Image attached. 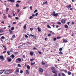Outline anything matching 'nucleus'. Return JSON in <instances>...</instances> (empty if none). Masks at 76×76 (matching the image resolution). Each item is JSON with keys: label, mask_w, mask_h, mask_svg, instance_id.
<instances>
[{"label": "nucleus", "mask_w": 76, "mask_h": 76, "mask_svg": "<svg viewBox=\"0 0 76 76\" xmlns=\"http://www.w3.org/2000/svg\"><path fill=\"white\" fill-rule=\"evenodd\" d=\"M66 7L68 9H70V8H71V7H72V5L70 4L69 5H67L66 6Z\"/></svg>", "instance_id": "nucleus-9"}, {"label": "nucleus", "mask_w": 76, "mask_h": 76, "mask_svg": "<svg viewBox=\"0 0 76 76\" xmlns=\"http://www.w3.org/2000/svg\"><path fill=\"white\" fill-rule=\"evenodd\" d=\"M38 53L39 54H41L42 53V52H41L38 51Z\"/></svg>", "instance_id": "nucleus-52"}, {"label": "nucleus", "mask_w": 76, "mask_h": 76, "mask_svg": "<svg viewBox=\"0 0 76 76\" xmlns=\"http://www.w3.org/2000/svg\"><path fill=\"white\" fill-rule=\"evenodd\" d=\"M10 57H12V58L13 59V58H14L15 57V55H14L13 54H12L11 56H10Z\"/></svg>", "instance_id": "nucleus-16"}, {"label": "nucleus", "mask_w": 76, "mask_h": 76, "mask_svg": "<svg viewBox=\"0 0 76 76\" xmlns=\"http://www.w3.org/2000/svg\"><path fill=\"white\" fill-rule=\"evenodd\" d=\"M58 76H61V73H58Z\"/></svg>", "instance_id": "nucleus-25"}, {"label": "nucleus", "mask_w": 76, "mask_h": 76, "mask_svg": "<svg viewBox=\"0 0 76 76\" xmlns=\"http://www.w3.org/2000/svg\"><path fill=\"white\" fill-rule=\"evenodd\" d=\"M4 72V70H1V71H0V75H1Z\"/></svg>", "instance_id": "nucleus-15"}, {"label": "nucleus", "mask_w": 76, "mask_h": 76, "mask_svg": "<svg viewBox=\"0 0 76 76\" xmlns=\"http://www.w3.org/2000/svg\"><path fill=\"white\" fill-rule=\"evenodd\" d=\"M47 1H46V2H43V4H47Z\"/></svg>", "instance_id": "nucleus-21"}, {"label": "nucleus", "mask_w": 76, "mask_h": 76, "mask_svg": "<svg viewBox=\"0 0 76 76\" xmlns=\"http://www.w3.org/2000/svg\"><path fill=\"white\" fill-rule=\"evenodd\" d=\"M38 12V10H36L34 12V13H36V12Z\"/></svg>", "instance_id": "nucleus-33"}, {"label": "nucleus", "mask_w": 76, "mask_h": 76, "mask_svg": "<svg viewBox=\"0 0 76 76\" xmlns=\"http://www.w3.org/2000/svg\"><path fill=\"white\" fill-rule=\"evenodd\" d=\"M30 54L31 56H33V52H30Z\"/></svg>", "instance_id": "nucleus-26"}, {"label": "nucleus", "mask_w": 76, "mask_h": 76, "mask_svg": "<svg viewBox=\"0 0 76 76\" xmlns=\"http://www.w3.org/2000/svg\"><path fill=\"white\" fill-rule=\"evenodd\" d=\"M69 24H70V22H69L67 23V24L68 25H69Z\"/></svg>", "instance_id": "nucleus-63"}, {"label": "nucleus", "mask_w": 76, "mask_h": 76, "mask_svg": "<svg viewBox=\"0 0 76 76\" xmlns=\"http://www.w3.org/2000/svg\"><path fill=\"white\" fill-rule=\"evenodd\" d=\"M39 71L40 72H41V73H42L44 71V70H43V69L41 68H40L39 69Z\"/></svg>", "instance_id": "nucleus-8"}, {"label": "nucleus", "mask_w": 76, "mask_h": 76, "mask_svg": "<svg viewBox=\"0 0 76 76\" xmlns=\"http://www.w3.org/2000/svg\"><path fill=\"white\" fill-rule=\"evenodd\" d=\"M54 76H57V73H56V72L55 73V74L54 75Z\"/></svg>", "instance_id": "nucleus-61"}, {"label": "nucleus", "mask_w": 76, "mask_h": 76, "mask_svg": "<svg viewBox=\"0 0 76 76\" xmlns=\"http://www.w3.org/2000/svg\"><path fill=\"white\" fill-rule=\"evenodd\" d=\"M17 3H20L21 2V1H17Z\"/></svg>", "instance_id": "nucleus-48"}, {"label": "nucleus", "mask_w": 76, "mask_h": 76, "mask_svg": "<svg viewBox=\"0 0 76 76\" xmlns=\"http://www.w3.org/2000/svg\"><path fill=\"white\" fill-rule=\"evenodd\" d=\"M20 73H23V70H21L20 72Z\"/></svg>", "instance_id": "nucleus-38"}, {"label": "nucleus", "mask_w": 76, "mask_h": 76, "mask_svg": "<svg viewBox=\"0 0 76 76\" xmlns=\"http://www.w3.org/2000/svg\"><path fill=\"white\" fill-rule=\"evenodd\" d=\"M15 62L16 63H20V62H21V59H20V58H18L16 60Z\"/></svg>", "instance_id": "nucleus-2"}, {"label": "nucleus", "mask_w": 76, "mask_h": 76, "mask_svg": "<svg viewBox=\"0 0 76 76\" xmlns=\"http://www.w3.org/2000/svg\"><path fill=\"white\" fill-rule=\"evenodd\" d=\"M27 7H24L23 8V9H26Z\"/></svg>", "instance_id": "nucleus-56"}, {"label": "nucleus", "mask_w": 76, "mask_h": 76, "mask_svg": "<svg viewBox=\"0 0 76 76\" xmlns=\"http://www.w3.org/2000/svg\"><path fill=\"white\" fill-rule=\"evenodd\" d=\"M30 36H31V37H35V35H33L32 34H30Z\"/></svg>", "instance_id": "nucleus-46"}, {"label": "nucleus", "mask_w": 76, "mask_h": 76, "mask_svg": "<svg viewBox=\"0 0 76 76\" xmlns=\"http://www.w3.org/2000/svg\"><path fill=\"white\" fill-rule=\"evenodd\" d=\"M19 69L18 68H17L16 69V72H17V73H19Z\"/></svg>", "instance_id": "nucleus-10"}, {"label": "nucleus", "mask_w": 76, "mask_h": 76, "mask_svg": "<svg viewBox=\"0 0 76 76\" xmlns=\"http://www.w3.org/2000/svg\"><path fill=\"white\" fill-rule=\"evenodd\" d=\"M35 64V62H34L33 63H31V65H32V66H33V65H34V64Z\"/></svg>", "instance_id": "nucleus-28"}, {"label": "nucleus", "mask_w": 76, "mask_h": 76, "mask_svg": "<svg viewBox=\"0 0 76 76\" xmlns=\"http://www.w3.org/2000/svg\"><path fill=\"white\" fill-rule=\"evenodd\" d=\"M38 31H39V32H40L41 31V30L39 28V27H38Z\"/></svg>", "instance_id": "nucleus-23"}, {"label": "nucleus", "mask_w": 76, "mask_h": 76, "mask_svg": "<svg viewBox=\"0 0 76 76\" xmlns=\"http://www.w3.org/2000/svg\"><path fill=\"white\" fill-rule=\"evenodd\" d=\"M64 72H65V73H67V71L66 70H64Z\"/></svg>", "instance_id": "nucleus-54"}, {"label": "nucleus", "mask_w": 76, "mask_h": 76, "mask_svg": "<svg viewBox=\"0 0 76 76\" xmlns=\"http://www.w3.org/2000/svg\"><path fill=\"white\" fill-rule=\"evenodd\" d=\"M9 10V8H7L6 9V11L7 12V11H8V10Z\"/></svg>", "instance_id": "nucleus-47"}, {"label": "nucleus", "mask_w": 76, "mask_h": 76, "mask_svg": "<svg viewBox=\"0 0 76 76\" xmlns=\"http://www.w3.org/2000/svg\"><path fill=\"white\" fill-rule=\"evenodd\" d=\"M72 25H75V22L74 21L72 22Z\"/></svg>", "instance_id": "nucleus-42"}, {"label": "nucleus", "mask_w": 76, "mask_h": 76, "mask_svg": "<svg viewBox=\"0 0 76 76\" xmlns=\"http://www.w3.org/2000/svg\"><path fill=\"white\" fill-rule=\"evenodd\" d=\"M4 31L3 30V29H0V32L1 33H2V32H3Z\"/></svg>", "instance_id": "nucleus-24"}, {"label": "nucleus", "mask_w": 76, "mask_h": 76, "mask_svg": "<svg viewBox=\"0 0 76 76\" xmlns=\"http://www.w3.org/2000/svg\"><path fill=\"white\" fill-rule=\"evenodd\" d=\"M59 54H61V55L63 54V52H62L60 51L59 52Z\"/></svg>", "instance_id": "nucleus-18"}, {"label": "nucleus", "mask_w": 76, "mask_h": 76, "mask_svg": "<svg viewBox=\"0 0 76 76\" xmlns=\"http://www.w3.org/2000/svg\"><path fill=\"white\" fill-rule=\"evenodd\" d=\"M12 73V71L10 70H7L4 72L5 74H9V73Z\"/></svg>", "instance_id": "nucleus-1"}, {"label": "nucleus", "mask_w": 76, "mask_h": 76, "mask_svg": "<svg viewBox=\"0 0 76 76\" xmlns=\"http://www.w3.org/2000/svg\"><path fill=\"white\" fill-rule=\"evenodd\" d=\"M56 38H53L54 41H56Z\"/></svg>", "instance_id": "nucleus-53"}, {"label": "nucleus", "mask_w": 76, "mask_h": 76, "mask_svg": "<svg viewBox=\"0 0 76 76\" xmlns=\"http://www.w3.org/2000/svg\"><path fill=\"white\" fill-rule=\"evenodd\" d=\"M16 7H19V4H16Z\"/></svg>", "instance_id": "nucleus-64"}, {"label": "nucleus", "mask_w": 76, "mask_h": 76, "mask_svg": "<svg viewBox=\"0 0 76 76\" xmlns=\"http://www.w3.org/2000/svg\"><path fill=\"white\" fill-rule=\"evenodd\" d=\"M11 29L13 30L14 29H15V28L13 27H12L11 28Z\"/></svg>", "instance_id": "nucleus-35"}, {"label": "nucleus", "mask_w": 76, "mask_h": 76, "mask_svg": "<svg viewBox=\"0 0 76 76\" xmlns=\"http://www.w3.org/2000/svg\"><path fill=\"white\" fill-rule=\"evenodd\" d=\"M61 22L62 23H66V21L64 19H62L61 20Z\"/></svg>", "instance_id": "nucleus-6"}, {"label": "nucleus", "mask_w": 76, "mask_h": 76, "mask_svg": "<svg viewBox=\"0 0 76 76\" xmlns=\"http://www.w3.org/2000/svg\"><path fill=\"white\" fill-rule=\"evenodd\" d=\"M9 31L10 34H13V31L12 30H11L10 29H9Z\"/></svg>", "instance_id": "nucleus-11"}, {"label": "nucleus", "mask_w": 76, "mask_h": 76, "mask_svg": "<svg viewBox=\"0 0 76 76\" xmlns=\"http://www.w3.org/2000/svg\"><path fill=\"white\" fill-rule=\"evenodd\" d=\"M30 31H32V30H33V28H30Z\"/></svg>", "instance_id": "nucleus-59"}, {"label": "nucleus", "mask_w": 76, "mask_h": 76, "mask_svg": "<svg viewBox=\"0 0 76 76\" xmlns=\"http://www.w3.org/2000/svg\"><path fill=\"white\" fill-rule=\"evenodd\" d=\"M7 53L9 56H10V51H8L7 52Z\"/></svg>", "instance_id": "nucleus-17"}, {"label": "nucleus", "mask_w": 76, "mask_h": 76, "mask_svg": "<svg viewBox=\"0 0 76 76\" xmlns=\"http://www.w3.org/2000/svg\"><path fill=\"white\" fill-rule=\"evenodd\" d=\"M32 18H34V17L32 16H30V17H29V19H31Z\"/></svg>", "instance_id": "nucleus-29"}, {"label": "nucleus", "mask_w": 76, "mask_h": 76, "mask_svg": "<svg viewBox=\"0 0 76 76\" xmlns=\"http://www.w3.org/2000/svg\"><path fill=\"white\" fill-rule=\"evenodd\" d=\"M26 73L27 75H28L29 73V72L28 70H26Z\"/></svg>", "instance_id": "nucleus-14"}, {"label": "nucleus", "mask_w": 76, "mask_h": 76, "mask_svg": "<svg viewBox=\"0 0 76 76\" xmlns=\"http://www.w3.org/2000/svg\"><path fill=\"white\" fill-rule=\"evenodd\" d=\"M8 1H10L12 3V2H13V3H14L15 2V0H7Z\"/></svg>", "instance_id": "nucleus-13"}, {"label": "nucleus", "mask_w": 76, "mask_h": 76, "mask_svg": "<svg viewBox=\"0 0 76 76\" xmlns=\"http://www.w3.org/2000/svg\"><path fill=\"white\" fill-rule=\"evenodd\" d=\"M18 52H15L14 53V54H15V55H16L17 54H18Z\"/></svg>", "instance_id": "nucleus-37"}, {"label": "nucleus", "mask_w": 76, "mask_h": 76, "mask_svg": "<svg viewBox=\"0 0 76 76\" xmlns=\"http://www.w3.org/2000/svg\"><path fill=\"white\" fill-rule=\"evenodd\" d=\"M26 38H28V36H27L26 34L25 35Z\"/></svg>", "instance_id": "nucleus-57"}, {"label": "nucleus", "mask_w": 76, "mask_h": 76, "mask_svg": "<svg viewBox=\"0 0 76 76\" xmlns=\"http://www.w3.org/2000/svg\"><path fill=\"white\" fill-rule=\"evenodd\" d=\"M38 13H36V14H35V16H37L38 15Z\"/></svg>", "instance_id": "nucleus-58"}, {"label": "nucleus", "mask_w": 76, "mask_h": 76, "mask_svg": "<svg viewBox=\"0 0 76 76\" xmlns=\"http://www.w3.org/2000/svg\"><path fill=\"white\" fill-rule=\"evenodd\" d=\"M1 39H5V37H4V36H2V37H1Z\"/></svg>", "instance_id": "nucleus-34"}, {"label": "nucleus", "mask_w": 76, "mask_h": 76, "mask_svg": "<svg viewBox=\"0 0 76 76\" xmlns=\"http://www.w3.org/2000/svg\"><path fill=\"white\" fill-rule=\"evenodd\" d=\"M15 19H16L18 20V19H19V18L18 17H16Z\"/></svg>", "instance_id": "nucleus-62"}, {"label": "nucleus", "mask_w": 76, "mask_h": 76, "mask_svg": "<svg viewBox=\"0 0 76 76\" xmlns=\"http://www.w3.org/2000/svg\"><path fill=\"white\" fill-rule=\"evenodd\" d=\"M49 28H51V27H50V26H49V25H48L47 26Z\"/></svg>", "instance_id": "nucleus-50"}, {"label": "nucleus", "mask_w": 76, "mask_h": 76, "mask_svg": "<svg viewBox=\"0 0 76 76\" xmlns=\"http://www.w3.org/2000/svg\"><path fill=\"white\" fill-rule=\"evenodd\" d=\"M58 23L59 25H61V22H58Z\"/></svg>", "instance_id": "nucleus-49"}, {"label": "nucleus", "mask_w": 76, "mask_h": 76, "mask_svg": "<svg viewBox=\"0 0 76 76\" xmlns=\"http://www.w3.org/2000/svg\"><path fill=\"white\" fill-rule=\"evenodd\" d=\"M17 10H18L17 13H19V12H20V10H19V9H18Z\"/></svg>", "instance_id": "nucleus-51"}, {"label": "nucleus", "mask_w": 76, "mask_h": 76, "mask_svg": "<svg viewBox=\"0 0 76 76\" xmlns=\"http://www.w3.org/2000/svg\"><path fill=\"white\" fill-rule=\"evenodd\" d=\"M65 28H68V26L67 25H65Z\"/></svg>", "instance_id": "nucleus-20"}, {"label": "nucleus", "mask_w": 76, "mask_h": 76, "mask_svg": "<svg viewBox=\"0 0 76 76\" xmlns=\"http://www.w3.org/2000/svg\"><path fill=\"white\" fill-rule=\"evenodd\" d=\"M32 6H31L30 7V9H31V10H32Z\"/></svg>", "instance_id": "nucleus-60"}, {"label": "nucleus", "mask_w": 76, "mask_h": 76, "mask_svg": "<svg viewBox=\"0 0 76 76\" xmlns=\"http://www.w3.org/2000/svg\"><path fill=\"white\" fill-rule=\"evenodd\" d=\"M62 75L63 76H66V75H65V74L63 73H62Z\"/></svg>", "instance_id": "nucleus-32"}, {"label": "nucleus", "mask_w": 76, "mask_h": 76, "mask_svg": "<svg viewBox=\"0 0 76 76\" xmlns=\"http://www.w3.org/2000/svg\"><path fill=\"white\" fill-rule=\"evenodd\" d=\"M51 69L53 70L52 72L53 73H57V71H55V68L54 67H52Z\"/></svg>", "instance_id": "nucleus-3"}, {"label": "nucleus", "mask_w": 76, "mask_h": 76, "mask_svg": "<svg viewBox=\"0 0 76 76\" xmlns=\"http://www.w3.org/2000/svg\"><path fill=\"white\" fill-rule=\"evenodd\" d=\"M32 16L33 17H34L35 16V15L34 14H32Z\"/></svg>", "instance_id": "nucleus-39"}, {"label": "nucleus", "mask_w": 76, "mask_h": 76, "mask_svg": "<svg viewBox=\"0 0 76 76\" xmlns=\"http://www.w3.org/2000/svg\"><path fill=\"white\" fill-rule=\"evenodd\" d=\"M0 59H1V60L2 61H3V60H4V57L2 55L0 56Z\"/></svg>", "instance_id": "nucleus-4"}, {"label": "nucleus", "mask_w": 76, "mask_h": 76, "mask_svg": "<svg viewBox=\"0 0 76 76\" xmlns=\"http://www.w3.org/2000/svg\"><path fill=\"white\" fill-rule=\"evenodd\" d=\"M42 65H45V63L43 62V61L42 62Z\"/></svg>", "instance_id": "nucleus-30"}, {"label": "nucleus", "mask_w": 76, "mask_h": 76, "mask_svg": "<svg viewBox=\"0 0 76 76\" xmlns=\"http://www.w3.org/2000/svg\"><path fill=\"white\" fill-rule=\"evenodd\" d=\"M8 18H11V17H12V16H11L10 15V14H8Z\"/></svg>", "instance_id": "nucleus-31"}, {"label": "nucleus", "mask_w": 76, "mask_h": 76, "mask_svg": "<svg viewBox=\"0 0 76 76\" xmlns=\"http://www.w3.org/2000/svg\"><path fill=\"white\" fill-rule=\"evenodd\" d=\"M50 33H51V34H54V32H53V31H50Z\"/></svg>", "instance_id": "nucleus-45"}, {"label": "nucleus", "mask_w": 76, "mask_h": 76, "mask_svg": "<svg viewBox=\"0 0 76 76\" xmlns=\"http://www.w3.org/2000/svg\"><path fill=\"white\" fill-rule=\"evenodd\" d=\"M62 41H63V42L66 43V42H68V41H67V40L64 39H63Z\"/></svg>", "instance_id": "nucleus-5"}, {"label": "nucleus", "mask_w": 76, "mask_h": 76, "mask_svg": "<svg viewBox=\"0 0 76 76\" xmlns=\"http://www.w3.org/2000/svg\"><path fill=\"white\" fill-rule=\"evenodd\" d=\"M34 60V59H30V61H33Z\"/></svg>", "instance_id": "nucleus-41"}, {"label": "nucleus", "mask_w": 76, "mask_h": 76, "mask_svg": "<svg viewBox=\"0 0 76 76\" xmlns=\"http://www.w3.org/2000/svg\"><path fill=\"white\" fill-rule=\"evenodd\" d=\"M60 38H61V37H57V39H60Z\"/></svg>", "instance_id": "nucleus-44"}, {"label": "nucleus", "mask_w": 76, "mask_h": 76, "mask_svg": "<svg viewBox=\"0 0 76 76\" xmlns=\"http://www.w3.org/2000/svg\"><path fill=\"white\" fill-rule=\"evenodd\" d=\"M18 67H21V66L19 64H18Z\"/></svg>", "instance_id": "nucleus-40"}, {"label": "nucleus", "mask_w": 76, "mask_h": 76, "mask_svg": "<svg viewBox=\"0 0 76 76\" xmlns=\"http://www.w3.org/2000/svg\"><path fill=\"white\" fill-rule=\"evenodd\" d=\"M7 17V16H4L3 17V18L4 19H6V18Z\"/></svg>", "instance_id": "nucleus-43"}, {"label": "nucleus", "mask_w": 76, "mask_h": 76, "mask_svg": "<svg viewBox=\"0 0 76 76\" xmlns=\"http://www.w3.org/2000/svg\"><path fill=\"white\" fill-rule=\"evenodd\" d=\"M27 68L28 69H30V66H29L28 65L27 66Z\"/></svg>", "instance_id": "nucleus-27"}, {"label": "nucleus", "mask_w": 76, "mask_h": 76, "mask_svg": "<svg viewBox=\"0 0 76 76\" xmlns=\"http://www.w3.org/2000/svg\"><path fill=\"white\" fill-rule=\"evenodd\" d=\"M26 25H25L24 26V29H26Z\"/></svg>", "instance_id": "nucleus-22"}, {"label": "nucleus", "mask_w": 76, "mask_h": 76, "mask_svg": "<svg viewBox=\"0 0 76 76\" xmlns=\"http://www.w3.org/2000/svg\"><path fill=\"white\" fill-rule=\"evenodd\" d=\"M68 74L69 75H70L71 74H72V73H71V72H68Z\"/></svg>", "instance_id": "nucleus-19"}, {"label": "nucleus", "mask_w": 76, "mask_h": 76, "mask_svg": "<svg viewBox=\"0 0 76 76\" xmlns=\"http://www.w3.org/2000/svg\"><path fill=\"white\" fill-rule=\"evenodd\" d=\"M59 51H62L63 50V48H60L59 50Z\"/></svg>", "instance_id": "nucleus-36"}, {"label": "nucleus", "mask_w": 76, "mask_h": 76, "mask_svg": "<svg viewBox=\"0 0 76 76\" xmlns=\"http://www.w3.org/2000/svg\"><path fill=\"white\" fill-rule=\"evenodd\" d=\"M52 15H53V16H57V13L56 14L55 11H54Z\"/></svg>", "instance_id": "nucleus-7"}, {"label": "nucleus", "mask_w": 76, "mask_h": 76, "mask_svg": "<svg viewBox=\"0 0 76 76\" xmlns=\"http://www.w3.org/2000/svg\"><path fill=\"white\" fill-rule=\"evenodd\" d=\"M7 60H8V61H9V62H10V61H12V59L11 58H7Z\"/></svg>", "instance_id": "nucleus-12"}, {"label": "nucleus", "mask_w": 76, "mask_h": 76, "mask_svg": "<svg viewBox=\"0 0 76 76\" xmlns=\"http://www.w3.org/2000/svg\"><path fill=\"white\" fill-rule=\"evenodd\" d=\"M15 35L14 34L12 36V38H15Z\"/></svg>", "instance_id": "nucleus-55"}]
</instances>
